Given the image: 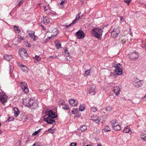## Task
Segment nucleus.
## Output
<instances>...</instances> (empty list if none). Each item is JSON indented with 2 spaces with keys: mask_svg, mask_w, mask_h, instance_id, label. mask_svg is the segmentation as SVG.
Masks as SVG:
<instances>
[{
  "mask_svg": "<svg viewBox=\"0 0 146 146\" xmlns=\"http://www.w3.org/2000/svg\"><path fill=\"white\" fill-rule=\"evenodd\" d=\"M103 31L101 28L96 27L94 28L92 30V35L97 38L101 39L102 34Z\"/></svg>",
  "mask_w": 146,
  "mask_h": 146,
  "instance_id": "obj_1",
  "label": "nucleus"
},
{
  "mask_svg": "<svg viewBox=\"0 0 146 146\" xmlns=\"http://www.w3.org/2000/svg\"><path fill=\"white\" fill-rule=\"evenodd\" d=\"M26 102L24 103L25 105L27 106L28 107H30L31 109H35L36 108L38 105L33 100H30L29 99L28 100H25L24 101V102Z\"/></svg>",
  "mask_w": 146,
  "mask_h": 146,
  "instance_id": "obj_2",
  "label": "nucleus"
},
{
  "mask_svg": "<svg viewBox=\"0 0 146 146\" xmlns=\"http://www.w3.org/2000/svg\"><path fill=\"white\" fill-rule=\"evenodd\" d=\"M7 97L5 93L2 91H0V101L2 103L4 104L7 100Z\"/></svg>",
  "mask_w": 146,
  "mask_h": 146,
  "instance_id": "obj_3",
  "label": "nucleus"
},
{
  "mask_svg": "<svg viewBox=\"0 0 146 146\" xmlns=\"http://www.w3.org/2000/svg\"><path fill=\"white\" fill-rule=\"evenodd\" d=\"M44 120L46 121L48 123L53 124L55 123V120L53 117L45 115L44 117Z\"/></svg>",
  "mask_w": 146,
  "mask_h": 146,
  "instance_id": "obj_4",
  "label": "nucleus"
},
{
  "mask_svg": "<svg viewBox=\"0 0 146 146\" xmlns=\"http://www.w3.org/2000/svg\"><path fill=\"white\" fill-rule=\"evenodd\" d=\"M120 31V29L118 27H116L114 28L111 32V36L113 38H115L119 33Z\"/></svg>",
  "mask_w": 146,
  "mask_h": 146,
  "instance_id": "obj_5",
  "label": "nucleus"
},
{
  "mask_svg": "<svg viewBox=\"0 0 146 146\" xmlns=\"http://www.w3.org/2000/svg\"><path fill=\"white\" fill-rule=\"evenodd\" d=\"M96 87L94 85H91L89 86L87 88L88 92L89 94H91L92 95H94L95 94V90Z\"/></svg>",
  "mask_w": 146,
  "mask_h": 146,
  "instance_id": "obj_6",
  "label": "nucleus"
},
{
  "mask_svg": "<svg viewBox=\"0 0 146 146\" xmlns=\"http://www.w3.org/2000/svg\"><path fill=\"white\" fill-rule=\"evenodd\" d=\"M20 85L24 92L26 93L29 92V89L26 83L21 82L20 83Z\"/></svg>",
  "mask_w": 146,
  "mask_h": 146,
  "instance_id": "obj_7",
  "label": "nucleus"
},
{
  "mask_svg": "<svg viewBox=\"0 0 146 146\" xmlns=\"http://www.w3.org/2000/svg\"><path fill=\"white\" fill-rule=\"evenodd\" d=\"M19 54L22 57L25 58L28 56V54L27 53L26 50L24 49H23L21 50H19Z\"/></svg>",
  "mask_w": 146,
  "mask_h": 146,
  "instance_id": "obj_8",
  "label": "nucleus"
},
{
  "mask_svg": "<svg viewBox=\"0 0 146 146\" xmlns=\"http://www.w3.org/2000/svg\"><path fill=\"white\" fill-rule=\"evenodd\" d=\"M143 82V81L139 80L137 78H136L133 81V84L136 87L139 88L142 85Z\"/></svg>",
  "mask_w": 146,
  "mask_h": 146,
  "instance_id": "obj_9",
  "label": "nucleus"
},
{
  "mask_svg": "<svg viewBox=\"0 0 146 146\" xmlns=\"http://www.w3.org/2000/svg\"><path fill=\"white\" fill-rule=\"evenodd\" d=\"M76 36H77L78 39H82L84 38L85 34L84 32L81 30H79L77 31L76 33Z\"/></svg>",
  "mask_w": 146,
  "mask_h": 146,
  "instance_id": "obj_10",
  "label": "nucleus"
},
{
  "mask_svg": "<svg viewBox=\"0 0 146 146\" xmlns=\"http://www.w3.org/2000/svg\"><path fill=\"white\" fill-rule=\"evenodd\" d=\"M51 31H51L52 33L53 34L51 35V37H49V39H50L51 37H54L57 35L58 32V30L56 28H51Z\"/></svg>",
  "mask_w": 146,
  "mask_h": 146,
  "instance_id": "obj_11",
  "label": "nucleus"
},
{
  "mask_svg": "<svg viewBox=\"0 0 146 146\" xmlns=\"http://www.w3.org/2000/svg\"><path fill=\"white\" fill-rule=\"evenodd\" d=\"M45 113L46 115L49 116L53 118L56 117L57 115H56L51 110H50L49 111L47 110L45 111Z\"/></svg>",
  "mask_w": 146,
  "mask_h": 146,
  "instance_id": "obj_12",
  "label": "nucleus"
},
{
  "mask_svg": "<svg viewBox=\"0 0 146 146\" xmlns=\"http://www.w3.org/2000/svg\"><path fill=\"white\" fill-rule=\"evenodd\" d=\"M91 118L90 119L91 120L95 121L96 123L98 124L100 123V120L99 117L96 115H93L90 116Z\"/></svg>",
  "mask_w": 146,
  "mask_h": 146,
  "instance_id": "obj_13",
  "label": "nucleus"
},
{
  "mask_svg": "<svg viewBox=\"0 0 146 146\" xmlns=\"http://www.w3.org/2000/svg\"><path fill=\"white\" fill-rule=\"evenodd\" d=\"M81 14V13H79L78 15L76 16V18L74 20L71 24H70L68 26H70L72 25L75 24L76 23V21H78L79 19H81L83 16V15H82L80 16V15Z\"/></svg>",
  "mask_w": 146,
  "mask_h": 146,
  "instance_id": "obj_14",
  "label": "nucleus"
},
{
  "mask_svg": "<svg viewBox=\"0 0 146 146\" xmlns=\"http://www.w3.org/2000/svg\"><path fill=\"white\" fill-rule=\"evenodd\" d=\"M69 102L70 105L73 106H77L78 104V102L77 100L72 99H70Z\"/></svg>",
  "mask_w": 146,
  "mask_h": 146,
  "instance_id": "obj_15",
  "label": "nucleus"
},
{
  "mask_svg": "<svg viewBox=\"0 0 146 146\" xmlns=\"http://www.w3.org/2000/svg\"><path fill=\"white\" fill-rule=\"evenodd\" d=\"M18 64L21 67V69L23 72H27L28 68L26 66L21 64L20 62H18Z\"/></svg>",
  "mask_w": 146,
  "mask_h": 146,
  "instance_id": "obj_16",
  "label": "nucleus"
},
{
  "mask_svg": "<svg viewBox=\"0 0 146 146\" xmlns=\"http://www.w3.org/2000/svg\"><path fill=\"white\" fill-rule=\"evenodd\" d=\"M139 57L138 53L135 52H132L130 55V58L131 60L136 59Z\"/></svg>",
  "mask_w": 146,
  "mask_h": 146,
  "instance_id": "obj_17",
  "label": "nucleus"
},
{
  "mask_svg": "<svg viewBox=\"0 0 146 146\" xmlns=\"http://www.w3.org/2000/svg\"><path fill=\"white\" fill-rule=\"evenodd\" d=\"M120 91L119 88L117 86H116L113 88V91L115 94L117 96H118L119 94V92Z\"/></svg>",
  "mask_w": 146,
  "mask_h": 146,
  "instance_id": "obj_18",
  "label": "nucleus"
},
{
  "mask_svg": "<svg viewBox=\"0 0 146 146\" xmlns=\"http://www.w3.org/2000/svg\"><path fill=\"white\" fill-rule=\"evenodd\" d=\"M43 23L45 25H47L50 22V19L48 16H45V17L43 16Z\"/></svg>",
  "mask_w": 146,
  "mask_h": 146,
  "instance_id": "obj_19",
  "label": "nucleus"
},
{
  "mask_svg": "<svg viewBox=\"0 0 146 146\" xmlns=\"http://www.w3.org/2000/svg\"><path fill=\"white\" fill-rule=\"evenodd\" d=\"M13 109L14 111V113L15 116V117H17L19 114V111L18 110V109L16 107L13 108Z\"/></svg>",
  "mask_w": 146,
  "mask_h": 146,
  "instance_id": "obj_20",
  "label": "nucleus"
},
{
  "mask_svg": "<svg viewBox=\"0 0 146 146\" xmlns=\"http://www.w3.org/2000/svg\"><path fill=\"white\" fill-rule=\"evenodd\" d=\"M115 72L117 75H120L122 74V70L121 68H116L115 70Z\"/></svg>",
  "mask_w": 146,
  "mask_h": 146,
  "instance_id": "obj_21",
  "label": "nucleus"
},
{
  "mask_svg": "<svg viewBox=\"0 0 146 146\" xmlns=\"http://www.w3.org/2000/svg\"><path fill=\"white\" fill-rule=\"evenodd\" d=\"M33 59H34L35 63H36V61L37 62L40 61L41 60V58L39 56L36 55L34 58H33Z\"/></svg>",
  "mask_w": 146,
  "mask_h": 146,
  "instance_id": "obj_22",
  "label": "nucleus"
},
{
  "mask_svg": "<svg viewBox=\"0 0 146 146\" xmlns=\"http://www.w3.org/2000/svg\"><path fill=\"white\" fill-rule=\"evenodd\" d=\"M5 59L8 61H9L12 58V56L11 55L5 54L4 56Z\"/></svg>",
  "mask_w": 146,
  "mask_h": 146,
  "instance_id": "obj_23",
  "label": "nucleus"
},
{
  "mask_svg": "<svg viewBox=\"0 0 146 146\" xmlns=\"http://www.w3.org/2000/svg\"><path fill=\"white\" fill-rule=\"evenodd\" d=\"M123 132L125 133H129L130 132L131 133L132 131L131 130L128 128V126H127L124 127V129L123 130Z\"/></svg>",
  "mask_w": 146,
  "mask_h": 146,
  "instance_id": "obj_24",
  "label": "nucleus"
},
{
  "mask_svg": "<svg viewBox=\"0 0 146 146\" xmlns=\"http://www.w3.org/2000/svg\"><path fill=\"white\" fill-rule=\"evenodd\" d=\"M18 40H17L18 42H20L21 40L24 39V37L20 35H19L17 36Z\"/></svg>",
  "mask_w": 146,
  "mask_h": 146,
  "instance_id": "obj_25",
  "label": "nucleus"
},
{
  "mask_svg": "<svg viewBox=\"0 0 146 146\" xmlns=\"http://www.w3.org/2000/svg\"><path fill=\"white\" fill-rule=\"evenodd\" d=\"M146 135V131H144L142 132L140 135L141 138L143 140L145 138V136Z\"/></svg>",
  "mask_w": 146,
  "mask_h": 146,
  "instance_id": "obj_26",
  "label": "nucleus"
},
{
  "mask_svg": "<svg viewBox=\"0 0 146 146\" xmlns=\"http://www.w3.org/2000/svg\"><path fill=\"white\" fill-rule=\"evenodd\" d=\"M87 129V127L85 125H83L80 127V129L82 131H83Z\"/></svg>",
  "mask_w": 146,
  "mask_h": 146,
  "instance_id": "obj_27",
  "label": "nucleus"
},
{
  "mask_svg": "<svg viewBox=\"0 0 146 146\" xmlns=\"http://www.w3.org/2000/svg\"><path fill=\"white\" fill-rule=\"evenodd\" d=\"M111 129L108 126L106 125L105 126V127L102 130L103 132H108L109 131H110Z\"/></svg>",
  "mask_w": 146,
  "mask_h": 146,
  "instance_id": "obj_28",
  "label": "nucleus"
},
{
  "mask_svg": "<svg viewBox=\"0 0 146 146\" xmlns=\"http://www.w3.org/2000/svg\"><path fill=\"white\" fill-rule=\"evenodd\" d=\"M126 37L125 36L122 37L121 38L119 39V40H121V41L122 42L123 44H125L126 43Z\"/></svg>",
  "mask_w": 146,
  "mask_h": 146,
  "instance_id": "obj_29",
  "label": "nucleus"
},
{
  "mask_svg": "<svg viewBox=\"0 0 146 146\" xmlns=\"http://www.w3.org/2000/svg\"><path fill=\"white\" fill-rule=\"evenodd\" d=\"M113 129L115 131L120 130L121 129V127L120 126L119 124L117 125V126H115L113 127Z\"/></svg>",
  "mask_w": 146,
  "mask_h": 146,
  "instance_id": "obj_30",
  "label": "nucleus"
},
{
  "mask_svg": "<svg viewBox=\"0 0 146 146\" xmlns=\"http://www.w3.org/2000/svg\"><path fill=\"white\" fill-rule=\"evenodd\" d=\"M85 109L84 105L83 104H81L80 106L79 110L81 111H83Z\"/></svg>",
  "mask_w": 146,
  "mask_h": 146,
  "instance_id": "obj_31",
  "label": "nucleus"
},
{
  "mask_svg": "<svg viewBox=\"0 0 146 146\" xmlns=\"http://www.w3.org/2000/svg\"><path fill=\"white\" fill-rule=\"evenodd\" d=\"M14 67L12 65L10 66H9V72L10 74L11 75L13 71Z\"/></svg>",
  "mask_w": 146,
  "mask_h": 146,
  "instance_id": "obj_32",
  "label": "nucleus"
},
{
  "mask_svg": "<svg viewBox=\"0 0 146 146\" xmlns=\"http://www.w3.org/2000/svg\"><path fill=\"white\" fill-rule=\"evenodd\" d=\"M117 76V74L115 72H111L110 73V77H113L114 78L115 77Z\"/></svg>",
  "mask_w": 146,
  "mask_h": 146,
  "instance_id": "obj_33",
  "label": "nucleus"
},
{
  "mask_svg": "<svg viewBox=\"0 0 146 146\" xmlns=\"http://www.w3.org/2000/svg\"><path fill=\"white\" fill-rule=\"evenodd\" d=\"M98 108L96 107H93L91 109V110L93 112H96L98 110Z\"/></svg>",
  "mask_w": 146,
  "mask_h": 146,
  "instance_id": "obj_34",
  "label": "nucleus"
},
{
  "mask_svg": "<svg viewBox=\"0 0 146 146\" xmlns=\"http://www.w3.org/2000/svg\"><path fill=\"white\" fill-rule=\"evenodd\" d=\"M41 129H40L38 130L35 131V133H33V135H36L37 134H38V133H40L41 131Z\"/></svg>",
  "mask_w": 146,
  "mask_h": 146,
  "instance_id": "obj_35",
  "label": "nucleus"
},
{
  "mask_svg": "<svg viewBox=\"0 0 146 146\" xmlns=\"http://www.w3.org/2000/svg\"><path fill=\"white\" fill-rule=\"evenodd\" d=\"M56 46L57 49H59L61 47V44L60 42L57 43L56 44Z\"/></svg>",
  "mask_w": 146,
  "mask_h": 146,
  "instance_id": "obj_36",
  "label": "nucleus"
},
{
  "mask_svg": "<svg viewBox=\"0 0 146 146\" xmlns=\"http://www.w3.org/2000/svg\"><path fill=\"white\" fill-rule=\"evenodd\" d=\"M121 66V64L119 63L118 64H115L114 65V67L116 68H120V66Z\"/></svg>",
  "mask_w": 146,
  "mask_h": 146,
  "instance_id": "obj_37",
  "label": "nucleus"
},
{
  "mask_svg": "<svg viewBox=\"0 0 146 146\" xmlns=\"http://www.w3.org/2000/svg\"><path fill=\"white\" fill-rule=\"evenodd\" d=\"M62 108L64 110H66L68 109L69 107L68 106L65 105L64 106H62Z\"/></svg>",
  "mask_w": 146,
  "mask_h": 146,
  "instance_id": "obj_38",
  "label": "nucleus"
},
{
  "mask_svg": "<svg viewBox=\"0 0 146 146\" xmlns=\"http://www.w3.org/2000/svg\"><path fill=\"white\" fill-rule=\"evenodd\" d=\"M16 31L18 33H19L20 32V29H19L17 27L15 26L14 27Z\"/></svg>",
  "mask_w": 146,
  "mask_h": 146,
  "instance_id": "obj_39",
  "label": "nucleus"
},
{
  "mask_svg": "<svg viewBox=\"0 0 146 146\" xmlns=\"http://www.w3.org/2000/svg\"><path fill=\"white\" fill-rule=\"evenodd\" d=\"M33 35L31 37V38L33 39V40H35L37 39V37H36L35 36L34 34H32Z\"/></svg>",
  "mask_w": 146,
  "mask_h": 146,
  "instance_id": "obj_40",
  "label": "nucleus"
},
{
  "mask_svg": "<svg viewBox=\"0 0 146 146\" xmlns=\"http://www.w3.org/2000/svg\"><path fill=\"white\" fill-rule=\"evenodd\" d=\"M90 73V70H87L85 71V74L86 75H88Z\"/></svg>",
  "mask_w": 146,
  "mask_h": 146,
  "instance_id": "obj_41",
  "label": "nucleus"
},
{
  "mask_svg": "<svg viewBox=\"0 0 146 146\" xmlns=\"http://www.w3.org/2000/svg\"><path fill=\"white\" fill-rule=\"evenodd\" d=\"M117 122L116 120L114 119L110 121V122L112 125V126L114 125L115 123Z\"/></svg>",
  "mask_w": 146,
  "mask_h": 146,
  "instance_id": "obj_42",
  "label": "nucleus"
},
{
  "mask_svg": "<svg viewBox=\"0 0 146 146\" xmlns=\"http://www.w3.org/2000/svg\"><path fill=\"white\" fill-rule=\"evenodd\" d=\"M21 142L20 141H18L16 143L15 146H21Z\"/></svg>",
  "mask_w": 146,
  "mask_h": 146,
  "instance_id": "obj_43",
  "label": "nucleus"
},
{
  "mask_svg": "<svg viewBox=\"0 0 146 146\" xmlns=\"http://www.w3.org/2000/svg\"><path fill=\"white\" fill-rule=\"evenodd\" d=\"M112 109V108L110 106H108L106 108V110L107 111H109L110 110Z\"/></svg>",
  "mask_w": 146,
  "mask_h": 146,
  "instance_id": "obj_44",
  "label": "nucleus"
},
{
  "mask_svg": "<svg viewBox=\"0 0 146 146\" xmlns=\"http://www.w3.org/2000/svg\"><path fill=\"white\" fill-rule=\"evenodd\" d=\"M23 0H21L20 1L18 5L19 6H20L21 5H22L23 4Z\"/></svg>",
  "mask_w": 146,
  "mask_h": 146,
  "instance_id": "obj_45",
  "label": "nucleus"
},
{
  "mask_svg": "<svg viewBox=\"0 0 146 146\" xmlns=\"http://www.w3.org/2000/svg\"><path fill=\"white\" fill-rule=\"evenodd\" d=\"M33 146H41L40 145V144L39 143H37V142H36L33 145Z\"/></svg>",
  "mask_w": 146,
  "mask_h": 146,
  "instance_id": "obj_46",
  "label": "nucleus"
},
{
  "mask_svg": "<svg viewBox=\"0 0 146 146\" xmlns=\"http://www.w3.org/2000/svg\"><path fill=\"white\" fill-rule=\"evenodd\" d=\"M124 2L126 3L128 5L130 2L131 0H124Z\"/></svg>",
  "mask_w": 146,
  "mask_h": 146,
  "instance_id": "obj_47",
  "label": "nucleus"
},
{
  "mask_svg": "<svg viewBox=\"0 0 146 146\" xmlns=\"http://www.w3.org/2000/svg\"><path fill=\"white\" fill-rule=\"evenodd\" d=\"M27 33H28V35L30 36V37H31L33 35L32 34H34L33 33H29V31H27Z\"/></svg>",
  "mask_w": 146,
  "mask_h": 146,
  "instance_id": "obj_48",
  "label": "nucleus"
},
{
  "mask_svg": "<svg viewBox=\"0 0 146 146\" xmlns=\"http://www.w3.org/2000/svg\"><path fill=\"white\" fill-rule=\"evenodd\" d=\"M77 145V143H72L70 144V146H76Z\"/></svg>",
  "mask_w": 146,
  "mask_h": 146,
  "instance_id": "obj_49",
  "label": "nucleus"
},
{
  "mask_svg": "<svg viewBox=\"0 0 146 146\" xmlns=\"http://www.w3.org/2000/svg\"><path fill=\"white\" fill-rule=\"evenodd\" d=\"M118 124H119L117 122L114 125H113V126H112V127L113 128V127H115V126H117Z\"/></svg>",
  "mask_w": 146,
  "mask_h": 146,
  "instance_id": "obj_50",
  "label": "nucleus"
},
{
  "mask_svg": "<svg viewBox=\"0 0 146 146\" xmlns=\"http://www.w3.org/2000/svg\"><path fill=\"white\" fill-rule=\"evenodd\" d=\"M49 58H57V56L55 55L53 56H50L49 57Z\"/></svg>",
  "mask_w": 146,
  "mask_h": 146,
  "instance_id": "obj_51",
  "label": "nucleus"
},
{
  "mask_svg": "<svg viewBox=\"0 0 146 146\" xmlns=\"http://www.w3.org/2000/svg\"><path fill=\"white\" fill-rule=\"evenodd\" d=\"M13 119V118L12 117H9L8 119V120L9 121H12Z\"/></svg>",
  "mask_w": 146,
  "mask_h": 146,
  "instance_id": "obj_52",
  "label": "nucleus"
},
{
  "mask_svg": "<svg viewBox=\"0 0 146 146\" xmlns=\"http://www.w3.org/2000/svg\"><path fill=\"white\" fill-rule=\"evenodd\" d=\"M120 19L121 21L122 22H123V21L124 20V19H123V18L122 17H120Z\"/></svg>",
  "mask_w": 146,
  "mask_h": 146,
  "instance_id": "obj_53",
  "label": "nucleus"
},
{
  "mask_svg": "<svg viewBox=\"0 0 146 146\" xmlns=\"http://www.w3.org/2000/svg\"><path fill=\"white\" fill-rule=\"evenodd\" d=\"M65 104L64 101H62V102L61 103V104L63 106H64V104Z\"/></svg>",
  "mask_w": 146,
  "mask_h": 146,
  "instance_id": "obj_54",
  "label": "nucleus"
},
{
  "mask_svg": "<svg viewBox=\"0 0 146 146\" xmlns=\"http://www.w3.org/2000/svg\"><path fill=\"white\" fill-rule=\"evenodd\" d=\"M30 141V139L29 138H28L27 140L26 141V143H27L28 142Z\"/></svg>",
  "mask_w": 146,
  "mask_h": 146,
  "instance_id": "obj_55",
  "label": "nucleus"
},
{
  "mask_svg": "<svg viewBox=\"0 0 146 146\" xmlns=\"http://www.w3.org/2000/svg\"><path fill=\"white\" fill-rule=\"evenodd\" d=\"M43 8H44V10L45 11H46L47 10V9L46 8V7H45V6H44L43 7Z\"/></svg>",
  "mask_w": 146,
  "mask_h": 146,
  "instance_id": "obj_56",
  "label": "nucleus"
},
{
  "mask_svg": "<svg viewBox=\"0 0 146 146\" xmlns=\"http://www.w3.org/2000/svg\"><path fill=\"white\" fill-rule=\"evenodd\" d=\"M64 3V1H62V2L60 3V5H62Z\"/></svg>",
  "mask_w": 146,
  "mask_h": 146,
  "instance_id": "obj_57",
  "label": "nucleus"
},
{
  "mask_svg": "<svg viewBox=\"0 0 146 146\" xmlns=\"http://www.w3.org/2000/svg\"><path fill=\"white\" fill-rule=\"evenodd\" d=\"M27 46L29 47H30L31 46V44L30 43H28L27 45Z\"/></svg>",
  "mask_w": 146,
  "mask_h": 146,
  "instance_id": "obj_58",
  "label": "nucleus"
},
{
  "mask_svg": "<svg viewBox=\"0 0 146 146\" xmlns=\"http://www.w3.org/2000/svg\"><path fill=\"white\" fill-rule=\"evenodd\" d=\"M38 91L40 92H42V89H39Z\"/></svg>",
  "mask_w": 146,
  "mask_h": 146,
  "instance_id": "obj_59",
  "label": "nucleus"
},
{
  "mask_svg": "<svg viewBox=\"0 0 146 146\" xmlns=\"http://www.w3.org/2000/svg\"><path fill=\"white\" fill-rule=\"evenodd\" d=\"M41 26V27H42V29H43V30H44V29H45V28H44V27H43V26L42 25V26Z\"/></svg>",
  "mask_w": 146,
  "mask_h": 146,
  "instance_id": "obj_60",
  "label": "nucleus"
},
{
  "mask_svg": "<svg viewBox=\"0 0 146 146\" xmlns=\"http://www.w3.org/2000/svg\"><path fill=\"white\" fill-rule=\"evenodd\" d=\"M72 112L73 114H75V113L74 112V110H72Z\"/></svg>",
  "mask_w": 146,
  "mask_h": 146,
  "instance_id": "obj_61",
  "label": "nucleus"
},
{
  "mask_svg": "<svg viewBox=\"0 0 146 146\" xmlns=\"http://www.w3.org/2000/svg\"><path fill=\"white\" fill-rule=\"evenodd\" d=\"M102 146V144H98L97 145V146Z\"/></svg>",
  "mask_w": 146,
  "mask_h": 146,
  "instance_id": "obj_62",
  "label": "nucleus"
},
{
  "mask_svg": "<svg viewBox=\"0 0 146 146\" xmlns=\"http://www.w3.org/2000/svg\"><path fill=\"white\" fill-rule=\"evenodd\" d=\"M145 50H146V43L145 44Z\"/></svg>",
  "mask_w": 146,
  "mask_h": 146,
  "instance_id": "obj_63",
  "label": "nucleus"
},
{
  "mask_svg": "<svg viewBox=\"0 0 146 146\" xmlns=\"http://www.w3.org/2000/svg\"><path fill=\"white\" fill-rule=\"evenodd\" d=\"M86 146H92L91 145L89 144V145H86Z\"/></svg>",
  "mask_w": 146,
  "mask_h": 146,
  "instance_id": "obj_64",
  "label": "nucleus"
}]
</instances>
